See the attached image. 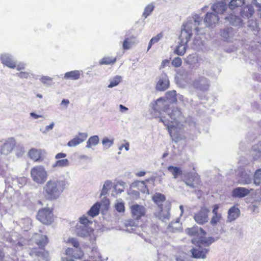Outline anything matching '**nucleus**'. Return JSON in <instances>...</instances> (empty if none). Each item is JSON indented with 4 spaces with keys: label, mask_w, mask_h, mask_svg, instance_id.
I'll return each instance as SVG.
<instances>
[{
    "label": "nucleus",
    "mask_w": 261,
    "mask_h": 261,
    "mask_svg": "<svg viewBox=\"0 0 261 261\" xmlns=\"http://www.w3.org/2000/svg\"><path fill=\"white\" fill-rule=\"evenodd\" d=\"M201 21V19L197 14L187 19L186 22L184 23L182 25L180 35L179 37L180 44H187L193 35V30L196 32L199 31L198 25Z\"/></svg>",
    "instance_id": "nucleus-3"
},
{
    "label": "nucleus",
    "mask_w": 261,
    "mask_h": 261,
    "mask_svg": "<svg viewBox=\"0 0 261 261\" xmlns=\"http://www.w3.org/2000/svg\"><path fill=\"white\" fill-rule=\"evenodd\" d=\"M250 193V190L244 187H237L232 190V196L233 198H243Z\"/></svg>",
    "instance_id": "nucleus-23"
},
{
    "label": "nucleus",
    "mask_w": 261,
    "mask_h": 261,
    "mask_svg": "<svg viewBox=\"0 0 261 261\" xmlns=\"http://www.w3.org/2000/svg\"><path fill=\"white\" fill-rule=\"evenodd\" d=\"M220 18L217 14L213 12H207L204 19V22L208 27H213L218 23Z\"/></svg>",
    "instance_id": "nucleus-18"
},
{
    "label": "nucleus",
    "mask_w": 261,
    "mask_h": 261,
    "mask_svg": "<svg viewBox=\"0 0 261 261\" xmlns=\"http://www.w3.org/2000/svg\"><path fill=\"white\" fill-rule=\"evenodd\" d=\"M208 211L206 208H201L200 210L196 213L194 216L195 222L200 225L208 222Z\"/></svg>",
    "instance_id": "nucleus-13"
},
{
    "label": "nucleus",
    "mask_w": 261,
    "mask_h": 261,
    "mask_svg": "<svg viewBox=\"0 0 261 261\" xmlns=\"http://www.w3.org/2000/svg\"><path fill=\"white\" fill-rule=\"evenodd\" d=\"M40 81L44 85L50 86L52 85L53 79L48 76L42 75L40 77Z\"/></svg>",
    "instance_id": "nucleus-52"
},
{
    "label": "nucleus",
    "mask_w": 261,
    "mask_h": 261,
    "mask_svg": "<svg viewBox=\"0 0 261 261\" xmlns=\"http://www.w3.org/2000/svg\"><path fill=\"white\" fill-rule=\"evenodd\" d=\"M4 237L7 242L11 243L13 245H18L20 247L22 246V244L19 240L20 236L15 231L6 232Z\"/></svg>",
    "instance_id": "nucleus-15"
},
{
    "label": "nucleus",
    "mask_w": 261,
    "mask_h": 261,
    "mask_svg": "<svg viewBox=\"0 0 261 261\" xmlns=\"http://www.w3.org/2000/svg\"><path fill=\"white\" fill-rule=\"evenodd\" d=\"M219 208V204H215L213 206L212 213L213 216L210 221V224L213 226H216L222 219V214L218 212Z\"/></svg>",
    "instance_id": "nucleus-20"
},
{
    "label": "nucleus",
    "mask_w": 261,
    "mask_h": 261,
    "mask_svg": "<svg viewBox=\"0 0 261 261\" xmlns=\"http://www.w3.org/2000/svg\"><path fill=\"white\" fill-rule=\"evenodd\" d=\"M166 98L171 102L177 101L176 91L175 90L170 91L166 93Z\"/></svg>",
    "instance_id": "nucleus-44"
},
{
    "label": "nucleus",
    "mask_w": 261,
    "mask_h": 261,
    "mask_svg": "<svg viewBox=\"0 0 261 261\" xmlns=\"http://www.w3.org/2000/svg\"><path fill=\"white\" fill-rule=\"evenodd\" d=\"M245 4V0H231L229 3V8L232 10L236 7H241Z\"/></svg>",
    "instance_id": "nucleus-47"
},
{
    "label": "nucleus",
    "mask_w": 261,
    "mask_h": 261,
    "mask_svg": "<svg viewBox=\"0 0 261 261\" xmlns=\"http://www.w3.org/2000/svg\"><path fill=\"white\" fill-rule=\"evenodd\" d=\"M130 210L133 218L136 220H139L146 213L145 208L143 206L138 204L132 205Z\"/></svg>",
    "instance_id": "nucleus-14"
},
{
    "label": "nucleus",
    "mask_w": 261,
    "mask_h": 261,
    "mask_svg": "<svg viewBox=\"0 0 261 261\" xmlns=\"http://www.w3.org/2000/svg\"><path fill=\"white\" fill-rule=\"evenodd\" d=\"M225 20L229 24L234 27H241L244 24L241 17L237 15L234 12H231L228 16L225 17Z\"/></svg>",
    "instance_id": "nucleus-16"
},
{
    "label": "nucleus",
    "mask_w": 261,
    "mask_h": 261,
    "mask_svg": "<svg viewBox=\"0 0 261 261\" xmlns=\"http://www.w3.org/2000/svg\"><path fill=\"white\" fill-rule=\"evenodd\" d=\"M152 200L158 205L160 210L159 212L154 213V215L163 222H166L170 217L169 213L170 204L168 203L163 206V203L166 200L165 195L160 193H156L152 196Z\"/></svg>",
    "instance_id": "nucleus-4"
},
{
    "label": "nucleus",
    "mask_w": 261,
    "mask_h": 261,
    "mask_svg": "<svg viewBox=\"0 0 261 261\" xmlns=\"http://www.w3.org/2000/svg\"><path fill=\"white\" fill-rule=\"evenodd\" d=\"M93 229L88 225L76 224L75 232L76 234L82 238L88 237L91 234Z\"/></svg>",
    "instance_id": "nucleus-17"
},
{
    "label": "nucleus",
    "mask_w": 261,
    "mask_h": 261,
    "mask_svg": "<svg viewBox=\"0 0 261 261\" xmlns=\"http://www.w3.org/2000/svg\"><path fill=\"white\" fill-rule=\"evenodd\" d=\"M30 157L35 161H39L40 158V153L39 150L36 149L32 148L29 152Z\"/></svg>",
    "instance_id": "nucleus-45"
},
{
    "label": "nucleus",
    "mask_w": 261,
    "mask_h": 261,
    "mask_svg": "<svg viewBox=\"0 0 261 261\" xmlns=\"http://www.w3.org/2000/svg\"><path fill=\"white\" fill-rule=\"evenodd\" d=\"M154 8L155 6L153 3H150L147 5L144 9V12L142 14V16L144 17L145 18H146L151 14V13L154 10Z\"/></svg>",
    "instance_id": "nucleus-42"
},
{
    "label": "nucleus",
    "mask_w": 261,
    "mask_h": 261,
    "mask_svg": "<svg viewBox=\"0 0 261 261\" xmlns=\"http://www.w3.org/2000/svg\"><path fill=\"white\" fill-rule=\"evenodd\" d=\"M34 239L35 243L40 249L44 248L48 242V238L46 235L36 234Z\"/></svg>",
    "instance_id": "nucleus-28"
},
{
    "label": "nucleus",
    "mask_w": 261,
    "mask_h": 261,
    "mask_svg": "<svg viewBox=\"0 0 261 261\" xmlns=\"http://www.w3.org/2000/svg\"><path fill=\"white\" fill-rule=\"evenodd\" d=\"M100 207V204L98 202H96L88 211V215L92 218L97 216L99 213Z\"/></svg>",
    "instance_id": "nucleus-35"
},
{
    "label": "nucleus",
    "mask_w": 261,
    "mask_h": 261,
    "mask_svg": "<svg viewBox=\"0 0 261 261\" xmlns=\"http://www.w3.org/2000/svg\"><path fill=\"white\" fill-rule=\"evenodd\" d=\"M110 84L108 86L109 88H112L117 86L121 81L122 77L120 75H116L109 80Z\"/></svg>",
    "instance_id": "nucleus-41"
},
{
    "label": "nucleus",
    "mask_w": 261,
    "mask_h": 261,
    "mask_svg": "<svg viewBox=\"0 0 261 261\" xmlns=\"http://www.w3.org/2000/svg\"><path fill=\"white\" fill-rule=\"evenodd\" d=\"M254 184L259 186L261 184V169L256 171L254 175Z\"/></svg>",
    "instance_id": "nucleus-51"
},
{
    "label": "nucleus",
    "mask_w": 261,
    "mask_h": 261,
    "mask_svg": "<svg viewBox=\"0 0 261 261\" xmlns=\"http://www.w3.org/2000/svg\"><path fill=\"white\" fill-rule=\"evenodd\" d=\"M116 61V58L112 57H103L100 61V65H110L113 64Z\"/></svg>",
    "instance_id": "nucleus-46"
},
{
    "label": "nucleus",
    "mask_w": 261,
    "mask_h": 261,
    "mask_svg": "<svg viewBox=\"0 0 261 261\" xmlns=\"http://www.w3.org/2000/svg\"><path fill=\"white\" fill-rule=\"evenodd\" d=\"M87 137V133H79L78 136H75L68 142L67 146L68 147H75L85 141Z\"/></svg>",
    "instance_id": "nucleus-19"
},
{
    "label": "nucleus",
    "mask_w": 261,
    "mask_h": 261,
    "mask_svg": "<svg viewBox=\"0 0 261 261\" xmlns=\"http://www.w3.org/2000/svg\"><path fill=\"white\" fill-rule=\"evenodd\" d=\"M254 13V9L252 5H247L242 7L240 10V15L244 19H249L251 17Z\"/></svg>",
    "instance_id": "nucleus-22"
},
{
    "label": "nucleus",
    "mask_w": 261,
    "mask_h": 261,
    "mask_svg": "<svg viewBox=\"0 0 261 261\" xmlns=\"http://www.w3.org/2000/svg\"><path fill=\"white\" fill-rule=\"evenodd\" d=\"M1 61L3 64L11 68H14L16 67V63L14 62L13 57L8 54H4L1 56Z\"/></svg>",
    "instance_id": "nucleus-25"
},
{
    "label": "nucleus",
    "mask_w": 261,
    "mask_h": 261,
    "mask_svg": "<svg viewBox=\"0 0 261 261\" xmlns=\"http://www.w3.org/2000/svg\"><path fill=\"white\" fill-rule=\"evenodd\" d=\"M125 225L126 227L135 226L136 222L133 220H129L125 222Z\"/></svg>",
    "instance_id": "nucleus-62"
},
{
    "label": "nucleus",
    "mask_w": 261,
    "mask_h": 261,
    "mask_svg": "<svg viewBox=\"0 0 261 261\" xmlns=\"http://www.w3.org/2000/svg\"><path fill=\"white\" fill-rule=\"evenodd\" d=\"M82 71L73 70L66 72L64 75V79L65 80H77L80 78V75Z\"/></svg>",
    "instance_id": "nucleus-30"
},
{
    "label": "nucleus",
    "mask_w": 261,
    "mask_h": 261,
    "mask_svg": "<svg viewBox=\"0 0 261 261\" xmlns=\"http://www.w3.org/2000/svg\"><path fill=\"white\" fill-rule=\"evenodd\" d=\"M215 239L213 237L205 238V236H201L197 242V244L203 245L205 247H208L211 244L215 242Z\"/></svg>",
    "instance_id": "nucleus-34"
},
{
    "label": "nucleus",
    "mask_w": 261,
    "mask_h": 261,
    "mask_svg": "<svg viewBox=\"0 0 261 261\" xmlns=\"http://www.w3.org/2000/svg\"><path fill=\"white\" fill-rule=\"evenodd\" d=\"M135 42L133 40L132 38H126L123 42L122 47L124 50L128 49Z\"/></svg>",
    "instance_id": "nucleus-49"
},
{
    "label": "nucleus",
    "mask_w": 261,
    "mask_h": 261,
    "mask_svg": "<svg viewBox=\"0 0 261 261\" xmlns=\"http://www.w3.org/2000/svg\"><path fill=\"white\" fill-rule=\"evenodd\" d=\"M169 85L170 83L167 75L163 73L159 77L155 89L159 91H164L169 88Z\"/></svg>",
    "instance_id": "nucleus-12"
},
{
    "label": "nucleus",
    "mask_w": 261,
    "mask_h": 261,
    "mask_svg": "<svg viewBox=\"0 0 261 261\" xmlns=\"http://www.w3.org/2000/svg\"><path fill=\"white\" fill-rule=\"evenodd\" d=\"M178 44L175 48L174 53L178 56H183L186 51L187 44H180L179 42Z\"/></svg>",
    "instance_id": "nucleus-43"
},
{
    "label": "nucleus",
    "mask_w": 261,
    "mask_h": 261,
    "mask_svg": "<svg viewBox=\"0 0 261 261\" xmlns=\"http://www.w3.org/2000/svg\"><path fill=\"white\" fill-rule=\"evenodd\" d=\"M92 223V221L89 220L86 216H83L79 218V223L77 224H81L84 225H88L89 224Z\"/></svg>",
    "instance_id": "nucleus-55"
},
{
    "label": "nucleus",
    "mask_w": 261,
    "mask_h": 261,
    "mask_svg": "<svg viewBox=\"0 0 261 261\" xmlns=\"http://www.w3.org/2000/svg\"><path fill=\"white\" fill-rule=\"evenodd\" d=\"M188 124L191 129H193L196 128V122L195 118L192 117H188L186 119H184L183 122Z\"/></svg>",
    "instance_id": "nucleus-48"
},
{
    "label": "nucleus",
    "mask_w": 261,
    "mask_h": 261,
    "mask_svg": "<svg viewBox=\"0 0 261 261\" xmlns=\"http://www.w3.org/2000/svg\"><path fill=\"white\" fill-rule=\"evenodd\" d=\"M186 233L191 236H197L199 238L201 236H205L206 232L202 228L197 226H194L192 228L186 229Z\"/></svg>",
    "instance_id": "nucleus-24"
},
{
    "label": "nucleus",
    "mask_w": 261,
    "mask_h": 261,
    "mask_svg": "<svg viewBox=\"0 0 261 261\" xmlns=\"http://www.w3.org/2000/svg\"><path fill=\"white\" fill-rule=\"evenodd\" d=\"M15 146V140L13 138H9L2 146L0 149L1 154H8L13 149Z\"/></svg>",
    "instance_id": "nucleus-21"
},
{
    "label": "nucleus",
    "mask_w": 261,
    "mask_h": 261,
    "mask_svg": "<svg viewBox=\"0 0 261 261\" xmlns=\"http://www.w3.org/2000/svg\"><path fill=\"white\" fill-rule=\"evenodd\" d=\"M227 8V4L223 2H219L215 3L211 7L212 10L215 12L214 13L217 15L218 14L223 13L226 10Z\"/></svg>",
    "instance_id": "nucleus-27"
},
{
    "label": "nucleus",
    "mask_w": 261,
    "mask_h": 261,
    "mask_svg": "<svg viewBox=\"0 0 261 261\" xmlns=\"http://www.w3.org/2000/svg\"><path fill=\"white\" fill-rule=\"evenodd\" d=\"M240 211L239 208L236 206H233L231 207L228 211L227 220V222H232L236 220L240 216Z\"/></svg>",
    "instance_id": "nucleus-26"
},
{
    "label": "nucleus",
    "mask_w": 261,
    "mask_h": 261,
    "mask_svg": "<svg viewBox=\"0 0 261 261\" xmlns=\"http://www.w3.org/2000/svg\"><path fill=\"white\" fill-rule=\"evenodd\" d=\"M181 229V224L179 222V219L177 218L175 221L171 222L167 227V230L171 232L180 231Z\"/></svg>",
    "instance_id": "nucleus-29"
},
{
    "label": "nucleus",
    "mask_w": 261,
    "mask_h": 261,
    "mask_svg": "<svg viewBox=\"0 0 261 261\" xmlns=\"http://www.w3.org/2000/svg\"><path fill=\"white\" fill-rule=\"evenodd\" d=\"M128 194L134 199H138L140 197V192L138 191L130 190Z\"/></svg>",
    "instance_id": "nucleus-60"
},
{
    "label": "nucleus",
    "mask_w": 261,
    "mask_h": 261,
    "mask_svg": "<svg viewBox=\"0 0 261 261\" xmlns=\"http://www.w3.org/2000/svg\"><path fill=\"white\" fill-rule=\"evenodd\" d=\"M102 144L104 146V148L108 149L114 144L113 139H109L108 138H104L102 140Z\"/></svg>",
    "instance_id": "nucleus-54"
},
{
    "label": "nucleus",
    "mask_w": 261,
    "mask_h": 261,
    "mask_svg": "<svg viewBox=\"0 0 261 261\" xmlns=\"http://www.w3.org/2000/svg\"><path fill=\"white\" fill-rule=\"evenodd\" d=\"M172 65L175 67H179L181 66L182 61L180 58L176 57L172 61Z\"/></svg>",
    "instance_id": "nucleus-57"
},
{
    "label": "nucleus",
    "mask_w": 261,
    "mask_h": 261,
    "mask_svg": "<svg viewBox=\"0 0 261 261\" xmlns=\"http://www.w3.org/2000/svg\"><path fill=\"white\" fill-rule=\"evenodd\" d=\"M69 165V161L68 159H61L58 160L53 164L52 167L53 168L57 167H66Z\"/></svg>",
    "instance_id": "nucleus-40"
},
{
    "label": "nucleus",
    "mask_w": 261,
    "mask_h": 261,
    "mask_svg": "<svg viewBox=\"0 0 261 261\" xmlns=\"http://www.w3.org/2000/svg\"><path fill=\"white\" fill-rule=\"evenodd\" d=\"M191 85L196 90L205 92L210 89L211 81L205 76L199 74L193 80Z\"/></svg>",
    "instance_id": "nucleus-6"
},
{
    "label": "nucleus",
    "mask_w": 261,
    "mask_h": 261,
    "mask_svg": "<svg viewBox=\"0 0 261 261\" xmlns=\"http://www.w3.org/2000/svg\"><path fill=\"white\" fill-rule=\"evenodd\" d=\"M37 219L43 224H50L54 221L53 212L48 208H42L38 211Z\"/></svg>",
    "instance_id": "nucleus-9"
},
{
    "label": "nucleus",
    "mask_w": 261,
    "mask_h": 261,
    "mask_svg": "<svg viewBox=\"0 0 261 261\" xmlns=\"http://www.w3.org/2000/svg\"><path fill=\"white\" fill-rule=\"evenodd\" d=\"M41 251H35V255L37 256L39 260L47 261L48 257V252L45 250L44 248H41Z\"/></svg>",
    "instance_id": "nucleus-39"
},
{
    "label": "nucleus",
    "mask_w": 261,
    "mask_h": 261,
    "mask_svg": "<svg viewBox=\"0 0 261 261\" xmlns=\"http://www.w3.org/2000/svg\"><path fill=\"white\" fill-rule=\"evenodd\" d=\"M237 30L232 27H227L220 31V35L222 39L226 42H232L236 39Z\"/></svg>",
    "instance_id": "nucleus-10"
},
{
    "label": "nucleus",
    "mask_w": 261,
    "mask_h": 261,
    "mask_svg": "<svg viewBox=\"0 0 261 261\" xmlns=\"http://www.w3.org/2000/svg\"><path fill=\"white\" fill-rule=\"evenodd\" d=\"M209 250V248H204L200 244H197L195 247L191 249L190 252L193 258L204 259Z\"/></svg>",
    "instance_id": "nucleus-11"
},
{
    "label": "nucleus",
    "mask_w": 261,
    "mask_h": 261,
    "mask_svg": "<svg viewBox=\"0 0 261 261\" xmlns=\"http://www.w3.org/2000/svg\"><path fill=\"white\" fill-rule=\"evenodd\" d=\"M168 170L172 173L173 176V178L176 179L178 176L182 174V170L178 167H175L173 166H169L168 167Z\"/></svg>",
    "instance_id": "nucleus-37"
},
{
    "label": "nucleus",
    "mask_w": 261,
    "mask_h": 261,
    "mask_svg": "<svg viewBox=\"0 0 261 261\" xmlns=\"http://www.w3.org/2000/svg\"><path fill=\"white\" fill-rule=\"evenodd\" d=\"M251 154L254 160H257L261 156V141L258 142L252 146Z\"/></svg>",
    "instance_id": "nucleus-33"
},
{
    "label": "nucleus",
    "mask_w": 261,
    "mask_h": 261,
    "mask_svg": "<svg viewBox=\"0 0 261 261\" xmlns=\"http://www.w3.org/2000/svg\"><path fill=\"white\" fill-rule=\"evenodd\" d=\"M16 75L21 79H27L29 76V73L27 72H20L17 73Z\"/></svg>",
    "instance_id": "nucleus-61"
},
{
    "label": "nucleus",
    "mask_w": 261,
    "mask_h": 261,
    "mask_svg": "<svg viewBox=\"0 0 261 261\" xmlns=\"http://www.w3.org/2000/svg\"><path fill=\"white\" fill-rule=\"evenodd\" d=\"M183 181L190 188L195 189L200 182L198 174L195 172H189L184 174Z\"/></svg>",
    "instance_id": "nucleus-8"
},
{
    "label": "nucleus",
    "mask_w": 261,
    "mask_h": 261,
    "mask_svg": "<svg viewBox=\"0 0 261 261\" xmlns=\"http://www.w3.org/2000/svg\"><path fill=\"white\" fill-rule=\"evenodd\" d=\"M153 106L154 111L161 114L165 112L171 120L160 117V120L167 127L168 132L173 141L177 142L183 138L181 130L178 127L179 124L183 122L184 117L180 110L177 107H169L164 99L161 97L158 99Z\"/></svg>",
    "instance_id": "nucleus-1"
},
{
    "label": "nucleus",
    "mask_w": 261,
    "mask_h": 261,
    "mask_svg": "<svg viewBox=\"0 0 261 261\" xmlns=\"http://www.w3.org/2000/svg\"><path fill=\"white\" fill-rule=\"evenodd\" d=\"M113 182L111 180H106L105 182L101 191L100 196L106 195L111 189L114 187L113 186Z\"/></svg>",
    "instance_id": "nucleus-36"
},
{
    "label": "nucleus",
    "mask_w": 261,
    "mask_h": 261,
    "mask_svg": "<svg viewBox=\"0 0 261 261\" xmlns=\"http://www.w3.org/2000/svg\"><path fill=\"white\" fill-rule=\"evenodd\" d=\"M198 61L197 58L193 55H189L187 59V63L191 66L193 63H196Z\"/></svg>",
    "instance_id": "nucleus-56"
},
{
    "label": "nucleus",
    "mask_w": 261,
    "mask_h": 261,
    "mask_svg": "<svg viewBox=\"0 0 261 261\" xmlns=\"http://www.w3.org/2000/svg\"><path fill=\"white\" fill-rule=\"evenodd\" d=\"M19 224L21 226V225H24V226H22V228L23 229L24 231H26L29 228L31 224V220L29 218L22 219L20 220Z\"/></svg>",
    "instance_id": "nucleus-50"
},
{
    "label": "nucleus",
    "mask_w": 261,
    "mask_h": 261,
    "mask_svg": "<svg viewBox=\"0 0 261 261\" xmlns=\"http://www.w3.org/2000/svg\"><path fill=\"white\" fill-rule=\"evenodd\" d=\"M156 177L154 176H152L150 177L149 178L146 179L145 181H142L141 182V184L143 185V186L145 187V189H146V186L145 185V182H148L151 184H153L155 180Z\"/></svg>",
    "instance_id": "nucleus-59"
},
{
    "label": "nucleus",
    "mask_w": 261,
    "mask_h": 261,
    "mask_svg": "<svg viewBox=\"0 0 261 261\" xmlns=\"http://www.w3.org/2000/svg\"><path fill=\"white\" fill-rule=\"evenodd\" d=\"M68 243L71 244L74 248H68L66 250V254L76 259L81 258L83 256L84 252L79 247L80 244L77 239L70 238Z\"/></svg>",
    "instance_id": "nucleus-7"
},
{
    "label": "nucleus",
    "mask_w": 261,
    "mask_h": 261,
    "mask_svg": "<svg viewBox=\"0 0 261 261\" xmlns=\"http://www.w3.org/2000/svg\"><path fill=\"white\" fill-rule=\"evenodd\" d=\"M162 37V35L161 33H160L158 34L156 36L152 37L149 41V42L148 43L147 50H148L151 47V46L153 44L158 42Z\"/></svg>",
    "instance_id": "nucleus-53"
},
{
    "label": "nucleus",
    "mask_w": 261,
    "mask_h": 261,
    "mask_svg": "<svg viewBox=\"0 0 261 261\" xmlns=\"http://www.w3.org/2000/svg\"><path fill=\"white\" fill-rule=\"evenodd\" d=\"M67 154L63 152H60L57 153L55 155V159L57 160H60V159L64 158L66 157Z\"/></svg>",
    "instance_id": "nucleus-64"
},
{
    "label": "nucleus",
    "mask_w": 261,
    "mask_h": 261,
    "mask_svg": "<svg viewBox=\"0 0 261 261\" xmlns=\"http://www.w3.org/2000/svg\"><path fill=\"white\" fill-rule=\"evenodd\" d=\"M67 185V182L65 180L49 179L43 187V194L47 200H56L66 188Z\"/></svg>",
    "instance_id": "nucleus-2"
},
{
    "label": "nucleus",
    "mask_w": 261,
    "mask_h": 261,
    "mask_svg": "<svg viewBox=\"0 0 261 261\" xmlns=\"http://www.w3.org/2000/svg\"><path fill=\"white\" fill-rule=\"evenodd\" d=\"M115 208L117 212L119 213L124 212L125 211V207L123 202H118L115 204Z\"/></svg>",
    "instance_id": "nucleus-58"
},
{
    "label": "nucleus",
    "mask_w": 261,
    "mask_h": 261,
    "mask_svg": "<svg viewBox=\"0 0 261 261\" xmlns=\"http://www.w3.org/2000/svg\"><path fill=\"white\" fill-rule=\"evenodd\" d=\"M251 173H247L246 172H241L239 175V181L242 185L249 184L252 181Z\"/></svg>",
    "instance_id": "nucleus-31"
},
{
    "label": "nucleus",
    "mask_w": 261,
    "mask_h": 261,
    "mask_svg": "<svg viewBox=\"0 0 261 261\" xmlns=\"http://www.w3.org/2000/svg\"><path fill=\"white\" fill-rule=\"evenodd\" d=\"M91 261H102L101 256L96 246H93L91 248L90 254V259Z\"/></svg>",
    "instance_id": "nucleus-32"
},
{
    "label": "nucleus",
    "mask_w": 261,
    "mask_h": 261,
    "mask_svg": "<svg viewBox=\"0 0 261 261\" xmlns=\"http://www.w3.org/2000/svg\"><path fill=\"white\" fill-rule=\"evenodd\" d=\"M99 141V137L97 135L91 136L87 141L86 147L90 148L92 146H96L98 144Z\"/></svg>",
    "instance_id": "nucleus-38"
},
{
    "label": "nucleus",
    "mask_w": 261,
    "mask_h": 261,
    "mask_svg": "<svg viewBox=\"0 0 261 261\" xmlns=\"http://www.w3.org/2000/svg\"><path fill=\"white\" fill-rule=\"evenodd\" d=\"M252 3L258 9V11L261 10V0H252Z\"/></svg>",
    "instance_id": "nucleus-63"
},
{
    "label": "nucleus",
    "mask_w": 261,
    "mask_h": 261,
    "mask_svg": "<svg viewBox=\"0 0 261 261\" xmlns=\"http://www.w3.org/2000/svg\"><path fill=\"white\" fill-rule=\"evenodd\" d=\"M47 173L42 166H36L31 170V177L36 184L41 185L44 184L47 178Z\"/></svg>",
    "instance_id": "nucleus-5"
}]
</instances>
